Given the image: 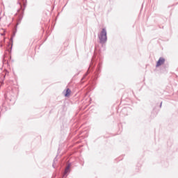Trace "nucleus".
<instances>
[{
	"instance_id": "nucleus-1",
	"label": "nucleus",
	"mask_w": 178,
	"mask_h": 178,
	"mask_svg": "<svg viewBox=\"0 0 178 178\" xmlns=\"http://www.w3.org/2000/svg\"><path fill=\"white\" fill-rule=\"evenodd\" d=\"M99 40L102 44H105V42L108 40L106 37V29L104 28L99 35Z\"/></svg>"
},
{
	"instance_id": "nucleus-4",
	"label": "nucleus",
	"mask_w": 178,
	"mask_h": 178,
	"mask_svg": "<svg viewBox=\"0 0 178 178\" xmlns=\"http://www.w3.org/2000/svg\"><path fill=\"white\" fill-rule=\"evenodd\" d=\"M70 92H71L70 89H67L65 96L69 97L70 95Z\"/></svg>"
},
{
	"instance_id": "nucleus-6",
	"label": "nucleus",
	"mask_w": 178,
	"mask_h": 178,
	"mask_svg": "<svg viewBox=\"0 0 178 178\" xmlns=\"http://www.w3.org/2000/svg\"><path fill=\"white\" fill-rule=\"evenodd\" d=\"M1 35H4V34H3V33H2V34H1Z\"/></svg>"
},
{
	"instance_id": "nucleus-3",
	"label": "nucleus",
	"mask_w": 178,
	"mask_h": 178,
	"mask_svg": "<svg viewBox=\"0 0 178 178\" xmlns=\"http://www.w3.org/2000/svg\"><path fill=\"white\" fill-rule=\"evenodd\" d=\"M70 170V165H68L67 166V168H65V175H67V173H69Z\"/></svg>"
},
{
	"instance_id": "nucleus-2",
	"label": "nucleus",
	"mask_w": 178,
	"mask_h": 178,
	"mask_svg": "<svg viewBox=\"0 0 178 178\" xmlns=\"http://www.w3.org/2000/svg\"><path fill=\"white\" fill-rule=\"evenodd\" d=\"M163 63H165V58H160L159 60L157 61L156 67H158L163 65Z\"/></svg>"
},
{
	"instance_id": "nucleus-5",
	"label": "nucleus",
	"mask_w": 178,
	"mask_h": 178,
	"mask_svg": "<svg viewBox=\"0 0 178 178\" xmlns=\"http://www.w3.org/2000/svg\"><path fill=\"white\" fill-rule=\"evenodd\" d=\"M24 1L26 0H19V5H22V3H24Z\"/></svg>"
}]
</instances>
